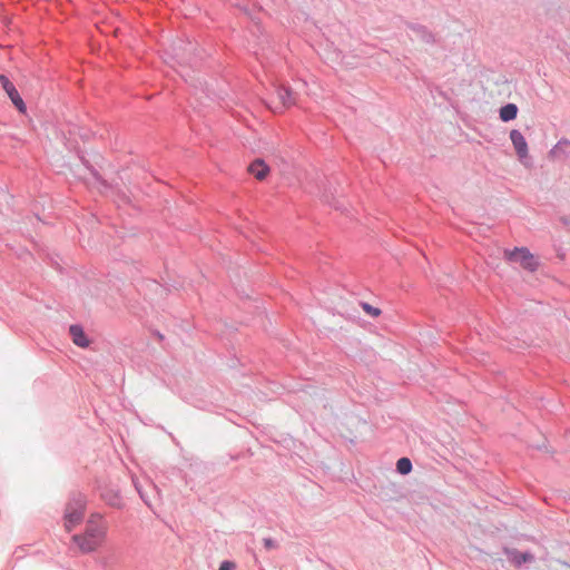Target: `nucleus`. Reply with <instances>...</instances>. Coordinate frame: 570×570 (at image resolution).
<instances>
[{
    "instance_id": "6e6552de",
    "label": "nucleus",
    "mask_w": 570,
    "mask_h": 570,
    "mask_svg": "<svg viewBox=\"0 0 570 570\" xmlns=\"http://www.w3.org/2000/svg\"><path fill=\"white\" fill-rule=\"evenodd\" d=\"M69 333L71 335L72 342L77 346L82 347V348L89 346L90 342L80 325H71L69 328Z\"/></svg>"
},
{
    "instance_id": "423d86ee",
    "label": "nucleus",
    "mask_w": 570,
    "mask_h": 570,
    "mask_svg": "<svg viewBox=\"0 0 570 570\" xmlns=\"http://www.w3.org/2000/svg\"><path fill=\"white\" fill-rule=\"evenodd\" d=\"M504 553L508 557V560L513 563L515 567H520L523 563L534 561V556L530 552H520L513 548H504Z\"/></svg>"
},
{
    "instance_id": "4468645a",
    "label": "nucleus",
    "mask_w": 570,
    "mask_h": 570,
    "mask_svg": "<svg viewBox=\"0 0 570 570\" xmlns=\"http://www.w3.org/2000/svg\"><path fill=\"white\" fill-rule=\"evenodd\" d=\"M101 497L109 505H112V507L119 505V498L116 492L107 491V492L102 493Z\"/></svg>"
},
{
    "instance_id": "dca6fc26",
    "label": "nucleus",
    "mask_w": 570,
    "mask_h": 570,
    "mask_svg": "<svg viewBox=\"0 0 570 570\" xmlns=\"http://www.w3.org/2000/svg\"><path fill=\"white\" fill-rule=\"evenodd\" d=\"M236 564L233 561L225 560L220 563L219 570H235Z\"/></svg>"
},
{
    "instance_id": "39448f33",
    "label": "nucleus",
    "mask_w": 570,
    "mask_h": 570,
    "mask_svg": "<svg viewBox=\"0 0 570 570\" xmlns=\"http://www.w3.org/2000/svg\"><path fill=\"white\" fill-rule=\"evenodd\" d=\"M0 83L3 88V90L7 92L8 97L12 101V104L16 106V108L24 114L26 112V105L20 97L18 90L16 89L14 85L3 75L0 76Z\"/></svg>"
},
{
    "instance_id": "20e7f679",
    "label": "nucleus",
    "mask_w": 570,
    "mask_h": 570,
    "mask_svg": "<svg viewBox=\"0 0 570 570\" xmlns=\"http://www.w3.org/2000/svg\"><path fill=\"white\" fill-rule=\"evenodd\" d=\"M510 139L515 149L519 160L524 166L528 167L529 166V163H528L529 149H528V142H527L524 136L519 130L513 129L510 131Z\"/></svg>"
},
{
    "instance_id": "ddd939ff",
    "label": "nucleus",
    "mask_w": 570,
    "mask_h": 570,
    "mask_svg": "<svg viewBox=\"0 0 570 570\" xmlns=\"http://www.w3.org/2000/svg\"><path fill=\"white\" fill-rule=\"evenodd\" d=\"M396 470L401 474H407L412 470V462L407 458H401L396 462Z\"/></svg>"
},
{
    "instance_id": "f257e3e1",
    "label": "nucleus",
    "mask_w": 570,
    "mask_h": 570,
    "mask_svg": "<svg viewBox=\"0 0 570 570\" xmlns=\"http://www.w3.org/2000/svg\"><path fill=\"white\" fill-rule=\"evenodd\" d=\"M99 513L92 514L86 524L83 534H75L72 541L78 546L79 550L83 553L95 551L104 541L106 535V527L101 522Z\"/></svg>"
},
{
    "instance_id": "aec40b11",
    "label": "nucleus",
    "mask_w": 570,
    "mask_h": 570,
    "mask_svg": "<svg viewBox=\"0 0 570 570\" xmlns=\"http://www.w3.org/2000/svg\"><path fill=\"white\" fill-rule=\"evenodd\" d=\"M344 58H345V57H343V58H342V62H343L344 65H346V66H352V63H351V62H347V61L345 62V61H344Z\"/></svg>"
},
{
    "instance_id": "f8f14e48",
    "label": "nucleus",
    "mask_w": 570,
    "mask_h": 570,
    "mask_svg": "<svg viewBox=\"0 0 570 570\" xmlns=\"http://www.w3.org/2000/svg\"><path fill=\"white\" fill-rule=\"evenodd\" d=\"M499 115L502 121H511L517 118L518 107L514 104H507L500 108Z\"/></svg>"
},
{
    "instance_id": "2eb2a0df",
    "label": "nucleus",
    "mask_w": 570,
    "mask_h": 570,
    "mask_svg": "<svg viewBox=\"0 0 570 570\" xmlns=\"http://www.w3.org/2000/svg\"><path fill=\"white\" fill-rule=\"evenodd\" d=\"M361 306L363 311L372 317H377L381 315V309L370 305L368 303L363 302L361 303Z\"/></svg>"
},
{
    "instance_id": "a211bd4d",
    "label": "nucleus",
    "mask_w": 570,
    "mask_h": 570,
    "mask_svg": "<svg viewBox=\"0 0 570 570\" xmlns=\"http://www.w3.org/2000/svg\"><path fill=\"white\" fill-rule=\"evenodd\" d=\"M134 484H135V488L137 490V492L139 493L140 498L144 500V502L147 504V505H150L147 497L145 495V493L141 491L139 484L134 480Z\"/></svg>"
},
{
    "instance_id": "1a4fd4ad",
    "label": "nucleus",
    "mask_w": 570,
    "mask_h": 570,
    "mask_svg": "<svg viewBox=\"0 0 570 570\" xmlns=\"http://www.w3.org/2000/svg\"><path fill=\"white\" fill-rule=\"evenodd\" d=\"M248 171L257 179L263 180L267 176L269 167L264 163V160L256 159L249 165Z\"/></svg>"
},
{
    "instance_id": "0eeeda50",
    "label": "nucleus",
    "mask_w": 570,
    "mask_h": 570,
    "mask_svg": "<svg viewBox=\"0 0 570 570\" xmlns=\"http://www.w3.org/2000/svg\"><path fill=\"white\" fill-rule=\"evenodd\" d=\"M550 155L554 158H560L570 165V140L562 139L550 150Z\"/></svg>"
},
{
    "instance_id": "f3484780",
    "label": "nucleus",
    "mask_w": 570,
    "mask_h": 570,
    "mask_svg": "<svg viewBox=\"0 0 570 570\" xmlns=\"http://www.w3.org/2000/svg\"><path fill=\"white\" fill-rule=\"evenodd\" d=\"M263 543H264V547L267 550H272V549H275L277 547V542L275 540H273L272 538H265L263 540Z\"/></svg>"
},
{
    "instance_id": "7ed1b4c3",
    "label": "nucleus",
    "mask_w": 570,
    "mask_h": 570,
    "mask_svg": "<svg viewBox=\"0 0 570 570\" xmlns=\"http://www.w3.org/2000/svg\"><path fill=\"white\" fill-rule=\"evenodd\" d=\"M505 256L511 262H519L525 269L534 271L537 268L533 255L525 247L505 250Z\"/></svg>"
},
{
    "instance_id": "f03ea898",
    "label": "nucleus",
    "mask_w": 570,
    "mask_h": 570,
    "mask_svg": "<svg viewBox=\"0 0 570 570\" xmlns=\"http://www.w3.org/2000/svg\"><path fill=\"white\" fill-rule=\"evenodd\" d=\"M86 498L81 494H75L68 502L65 510V528L71 531L83 519V511L86 508Z\"/></svg>"
},
{
    "instance_id": "6ab92c4d",
    "label": "nucleus",
    "mask_w": 570,
    "mask_h": 570,
    "mask_svg": "<svg viewBox=\"0 0 570 570\" xmlns=\"http://www.w3.org/2000/svg\"><path fill=\"white\" fill-rule=\"evenodd\" d=\"M563 224H564V225H570V218H564V219H563Z\"/></svg>"
},
{
    "instance_id": "9d476101",
    "label": "nucleus",
    "mask_w": 570,
    "mask_h": 570,
    "mask_svg": "<svg viewBox=\"0 0 570 570\" xmlns=\"http://www.w3.org/2000/svg\"><path fill=\"white\" fill-rule=\"evenodd\" d=\"M411 36L425 43H432L434 41L433 35L425 27L419 24L411 27Z\"/></svg>"
},
{
    "instance_id": "9b49d317",
    "label": "nucleus",
    "mask_w": 570,
    "mask_h": 570,
    "mask_svg": "<svg viewBox=\"0 0 570 570\" xmlns=\"http://www.w3.org/2000/svg\"><path fill=\"white\" fill-rule=\"evenodd\" d=\"M277 97L283 107L287 108L295 104L294 92L289 87L279 86L277 88Z\"/></svg>"
}]
</instances>
